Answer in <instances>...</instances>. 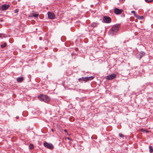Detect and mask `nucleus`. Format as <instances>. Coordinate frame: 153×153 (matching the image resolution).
Listing matches in <instances>:
<instances>
[{"instance_id":"nucleus-1","label":"nucleus","mask_w":153,"mask_h":153,"mask_svg":"<svg viewBox=\"0 0 153 153\" xmlns=\"http://www.w3.org/2000/svg\"><path fill=\"white\" fill-rule=\"evenodd\" d=\"M119 25H116L113 26L108 32L109 34L111 36L115 34L119 30Z\"/></svg>"},{"instance_id":"nucleus-2","label":"nucleus","mask_w":153,"mask_h":153,"mask_svg":"<svg viewBox=\"0 0 153 153\" xmlns=\"http://www.w3.org/2000/svg\"><path fill=\"white\" fill-rule=\"evenodd\" d=\"M38 98L40 100L47 103L50 100V98L48 96L43 95L39 96Z\"/></svg>"},{"instance_id":"nucleus-3","label":"nucleus","mask_w":153,"mask_h":153,"mask_svg":"<svg viewBox=\"0 0 153 153\" xmlns=\"http://www.w3.org/2000/svg\"><path fill=\"white\" fill-rule=\"evenodd\" d=\"M103 20L105 23H109L111 22V19L110 17L107 16H105L103 18Z\"/></svg>"},{"instance_id":"nucleus-4","label":"nucleus","mask_w":153,"mask_h":153,"mask_svg":"<svg viewBox=\"0 0 153 153\" xmlns=\"http://www.w3.org/2000/svg\"><path fill=\"white\" fill-rule=\"evenodd\" d=\"M44 145L45 146L50 149H52L53 148L52 144L51 143H48L46 142L44 143Z\"/></svg>"},{"instance_id":"nucleus-5","label":"nucleus","mask_w":153,"mask_h":153,"mask_svg":"<svg viewBox=\"0 0 153 153\" xmlns=\"http://www.w3.org/2000/svg\"><path fill=\"white\" fill-rule=\"evenodd\" d=\"M10 7V5L7 4H4L1 7L0 9L1 10H6Z\"/></svg>"},{"instance_id":"nucleus-6","label":"nucleus","mask_w":153,"mask_h":153,"mask_svg":"<svg viewBox=\"0 0 153 153\" xmlns=\"http://www.w3.org/2000/svg\"><path fill=\"white\" fill-rule=\"evenodd\" d=\"M116 75L114 74H113L109 75L107 76L106 79L109 80L113 79L116 77Z\"/></svg>"},{"instance_id":"nucleus-7","label":"nucleus","mask_w":153,"mask_h":153,"mask_svg":"<svg viewBox=\"0 0 153 153\" xmlns=\"http://www.w3.org/2000/svg\"><path fill=\"white\" fill-rule=\"evenodd\" d=\"M48 17L49 19H53L55 17V15L53 13L48 12Z\"/></svg>"},{"instance_id":"nucleus-8","label":"nucleus","mask_w":153,"mask_h":153,"mask_svg":"<svg viewBox=\"0 0 153 153\" xmlns=\"http://www.w3.org/2000/svg\"><path fill=\"white\" fill-rule=\"evenodd\" d=\"M123 10L118 8H115L114 10V12L116 14H119L122 13Z\"/></svg>"},{"instance_id":"nucleus-9","label":"nucleus","mask_w":153,"mask_h":153,"mask_svg":"<svg viewBox=\"0 0 153 153\" xmlns=\"http://www.w3.org/2000/svg\"><path fill=\"white\" fill-rule=\"evenodd\" d=\"M143 56V52L142 51L139 53L137 54L136 56L137 58L140 59Z\"/></svg>"},{"instance_id":"nucleus-10","label":"nucleus","mask_w":153,"mask_h":153,"mask_svg":"<svg viewBox=\"0 0 153 153\" xmlns=\"http://www.w3.org/2000/svg\"><path fill=\"white\" fill-rule=\"evenodd\" d=\"M78 80L79 82H82V81L85 82H87L86 77H82V78H79Z\"/></svg>"},{"instance_id":"nucleus-11","label":"nucleus","mask_w":153,"mask_h":153,"mask_svg":"<svg viewBox=\"0 0 153 153\" xmlns=\"http://www.w3.org/2000/svg\"><path fill=\"white\" fill-rule=\"evenodd\" d=\"M23 80V78L22 76L18 77L17 79L16 80L18 82H22Z\"/></svg>"},{"instance_id":"nucleus-12","label":"nucleus","mask_w":153,"mask_h":153,"mask_svg":"<svg viewBox=\"0 0 153 153\" xmlns=\"http://www.w3.org/2000/svg\"><path fill=\"white\" fill-rule=\"evenodd\" d=\"M135 16L137 19H139V20H141L143 19V16H139L137 14V15H135Z\"/></svg>"},{"instance_id":"nucleus-13","label":"nucleus","mask_w":153,"mask_h":153,"mask_svg":"<svg viewBox=\"0 0 153 153\" xmlns=\"http://www.w3.org/2000/svg\"><path fill=\"white\" fill-rule=\"evenodd\" d=\"M86 81L88 80H92L94 78V77L93 76H90L89 77H86Z\"/></svg>"},{"instance_id":"nucleus-14","label":"nucleus","mask_w":153,"mask_h":153,"mask_svg":"<svg viewBox=\"0 0 153 153\" xmlns=\"http://www.w3.org/2000/svg\"><path fill=\"white\" fill-rule=\"evenodd\" d=\"M29 149H30L32 150L34 148V146L32 144H30L29 146Z\"/></svg>"},{"instance_id":"nucleus-15","label":"nucleus","mask_w":153,"mask_h":153,"mask_svg":"<svg viewBox=\"0 0 153 153\" xmlns=\"http://www.w3.org/2000/svg\"><path fill=\"white\" fill-rule=\"evenodd\" d=\"M97 23H94V22L92 23L91 25V26L93 27H96L97 26Z\"/></svg>"},{"instance_id":"nucleus-16","label":"nucleus","mask_w":153,"mask_h":153,"mask_svg":"<svg viewBox=\"0 0 153 153\" xmlns=\"http://www.w3.org/2000/svg\"><path fill=\"white\" fill-rule=\"evenodd\" d=\"M7 46V44L6 43H4L3 44L1 45V48H4Z\"/></svg>"},{"instance_id":"nucleus-17","label":"nucleus","mask_w":153,"mask_h":153,"mask_svg":"<svg viewBox=\"0 0 153 153\" xmlns=\"http://www.w3.org/2000/svg\"><path fill=\"white\" fill-rule=\"evenodd\" d=\"M149 152L150 153L152 152H153V148L152 146H149Z\"/></svg>"},{"instance_id":"nucleus-18","label":"nucleus","mask_w":153,"mask_h":153,"mask_svg":"<svg viewBox=\"0 0 153 153\" xmlns=\"http://www.w3.org/2000/svg\"><path fill=\"white\" fill-rule=\"evenodd\" d=\"M140 68V69H142V71L141 72H140V71H139V73L140 74H141L143 72V66L141 65Z\"/></svg>"},{"instance_id":"nucleus-19","label":"nucleus","mask_w":153,"mask_h":153,"mask_svg":"<svg viewBox=\"0 0 153 153\" xmlns=\"http://www.w3.org/2000/svg\"><path fill=\"white\" fill-rule=\"evenodd\" d=\"M145 1L146 2L149 3L152 1L153 0H145Z\"/></svg>"},{"instance_id":"nucleus-20","label":"nucleus","mask_w":153,"mask_h":153,"mask_svg":"<svg viewBox=\"0 0 153 153\" xmlns=\"http://www.w3.org/2000/svg\"><path fill=\"white\" fill-rule=\"evenodd\" d=\"M39 16V14H34L33 15V16L35 17H37Z\"/></svg>"},{"instance_id":"nucleus-21","label":"nucleus","mask_w":153,"mask_h":153,"mask_svg":"<svg viewBox=\"0 0 153 153\" xmlns=\"http://www.w3.org/2000/svg\"><path fill=\"white\" fill-rule=\"evenodd\" d=\"M19 11V9H16L14 10V13H17Z\"/></svg>"},{"instance_id":"nucleus-22","label":"nucleus","mask_w":153,"mask_h":153,"mask_svg":"<svg viewBox=\"0 0 153 153\" xmlns=\"http://www.w3.org/2000/svg\"><path fill=\"white\" fill-rule=\"evenodd\" d=\"M119 136L120 137H124V135L123 134H122L120 133L119 134Z\"/></svg>"},{"instance_id":"nucleus-23","label":"nucleus","mask_w":153,"mask_h":153,"mask_svg":"<svg viewBox=\"0 0 153 153\" xmlns=\"http://www.w3.org/2000/svg\"><path fill=\"white\" fill-rule=\"evenodd\" d=\"M131 13H133L134 14V16H135V15H137V14H136L135 13V12L134 11H132L131 12Z\"/></svg>"},{"instance_id":"nucleus-24","label":"nucleus","mask_w":153,"mask_h":153,"mask_svg":"<svg viewBox=\"0 0 153 153\" xmlns=\"http://www.w3.org/2000/svg\"><path fill=\"white\" fill-rule=\"evenodd\" d=\"M124 1V0H120V3H123Z\"/></svg>"},{"instance_id":"nucleus-25","label":"nucleus","mask_w":153,"mask_h":153,"mask_svg":"<svg viewBox=\"0 0 153 153\" xmlns=\"http://www.w3.org/2000/svg\"><path fill=\"white\" fill-rule=\"evenodd\" d=\"M148 132V131H147V130L144 129V132Z\"/></svg>"},{"instance_id":"nucleus-26","label":"nucleus","mask_w":153,"mask_h":153,"mask_svg":"<svg viewBox=\"0 0 153 153\" xmlns=\"http://www.w3.org/2000/svg\"><path fill=\"white\" fill-rule=\"evenodd\" d=\"M66 139H68V140H71V139L69 137H67Z\"/></svg>"},{"instance_id":"nucleus-27","label":"nucleus","mask_w":153,"mask_h":153,"mask_svg":"<svg viewBox=\"0 0 153 153\" xmlns=\"http://www.w3.org/2000/svg\"><path fill=\"white\" fill-rule=\"evenodd\" d=\"M39 39L40 40H42V37H40Z\"/></svg>"},{"instance_id":"nucleus-28","label":"nucleus","mask_w":153,"mask_h":153,"mask_svg":"<svg viewBox=\"0 0 153 153\" xmlns=\"http://www.w3.org/2000/svg\"><path fill=\"white\" fill-rule=\"evenodd\" d=\"M3 35L1 34H0V37H2Z\"/></svg>"},{"instance_id":"nucleus-29","label":"nucleus","mask_w":153,"mask_h":153,"mask_svg":"<svg viewBox=\"0 0 153 153\" xmlns=\"http://www.w3.org/2000/svg\"><path fill=\"white\" fill-rule=\"evenodd\" d=\"M64 131L65 133H67V131L66 129H65Z\"/></svg>"},{"instance_id":"nucleus-30","label":"nucleus","mask_w":153,"mask_h":153,"mask_svg":"<svg viewBox=\"0 0 153 153\" xmlns=\"http://www.w3.org/2000/svg\"><path fill=\"white\" fill-rule=\"evenodd\" d=\"M19 117L18 116H17V117H16V119H19Z\"/></svg>"},{"instance_id":"nucleus-31","label":"nucleus","mask_w":153,"mask_h":153,"mask_svg":"<svg viewBox=\"0 0 153 153\" xmlns=\"http://www.w3.org/2000/svg\"><path fill=\"white\" fill-rule=\"evenodd\" d=\"M51 130L53 132L54 131V130H53V129H52Z\"/></svg>"},{"instance_id":"nucleus-32","label":"nucleus","mask_w":153,"mask_h":153,"mask_svg":"<svg viewBox=\"0 0 153 153\" xmlns=\"http://www.w3.org/2000/svg\"><path fill=\"white\" fill-rule=\"evenodd\" d=\"M143 129H141V131H143Z\"/></svg>"},{"instance_id":"nucleus-33","label":"nucleus","mask_w":153,"mask_h":153,"mask_svg":"<svg viewBox=\"0 0 153 153\" xmlns=\"http://www.w3.org/2000/svg\"><path fill=\"white\" fill-rule=\"evenodd\" d=\"M1 22H2V19H1Z\"/></svg>"}]
</instances>
